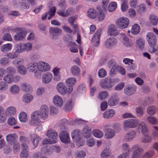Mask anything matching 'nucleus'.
I'll return each mask as SVG.
<instances>
[{"label": "nucleus", "mask_w": 158, "mask_h": 158, "mask_svg": "<svg viewBox=\"0 0 158 158\" xmlns=\"http://www.w3.org/2000/svg\"><path fill=\"white\" fill-rule=\"evenodd\" d=\"M117 29L115 25L110 24L108 27V34L110 36H116L118 34Z\"/></svg>", "instance_id": "nucleus-13"}, {"label": "nucleus", "mask_w": 158, "mask_h": 158, "mask_svg": "<svg viewBox=\"0 0 158 158\" xmlns=\"http://www.w3.org/2000/svg\"><path fill=\"white\" fill-rule=\"evenodd\" d=\"M40 112V114L41 118L45 119L47 118L48 115V108L46 105L42 106L39 110Z\"/></svg>", "instance_id": "nucleus-7"}, {"label": "nucleus", "mask_w": 158, "mask_h": 158, "mask_svg": "<svg viewBox=\"0 0 158 158\" xmlns=\"http://www.w3.org/2000/svg\"><path fill=\"white\" fill-rule=\"evenodd\" d=\"M16 112V110L14 106H11L8 107L6 110L5 112L6 115L11 116L15 114Z\"/></svg>", "instance_id": "nucleus-24"}, {"label": "nucleus", "mask_w": 158, "mask_h": 158, "mask_svg": "<svg viewBox=\"0 0 158 158\" xmlns=\"http://www.w3.org/2000/svg\"><path fill=\"white\" fill-rule=\"evenodd\" d=\"M38 70L41 71H47L50 69L49 65L44 62H41L38 64Z\"/></svg>", "instance_id": "nucleus-14"}, {"label": "nucleus", "mask_w": 158, "mask_h": 158, "mask_svg": "<svg viewBox=\"0 0 158 158\" xmlns=\"http://www.w3.org/2000/svg\"><path fill=\"white\" fill-rule=\"evenodd\" d=\"M70 70L72 74L74 76H79L81 72L80 69L79 67L76 65L72 66Z\"/></svg>", "instance_id": "nucleus-29"}, {"label": "nucleus", "mask_w": 158, "mask_h": 158, "mask_svg": "<svg viewBox=\"0 0 158 158\" xmlns=\"http://www.w3.org/2000/svg\"><path fill=\"white\" fill-rule=\"evenodd\" d=\"M82 134L83 136L85 138L90 137L91 134V128L88 126L85 127L83 130Z\"/></svg>", "instance_id": "nucleus-23"}, {"label": "nucleus", "mask_w": 158, "mask_h": 158, "mask_svg": "<svg viewBox=\"0 0 158 158\" xmlns=\"http://www.w3.org/2000/svg\"><path fill=\"white\" fill-rule=\"evenodd\" d=\"M117 40L114 37H110L105 42V45L107 47H109L117 43Z\"/></svg>", "instance_id": "nucleus-26"}, {"label": "nucleus", "mask_w": 158, "mask_h": 158, "mask_svg": "<svg viewBox=\"0 0 158 158\" xmlns=\"http://www.w3.org/2000/svg\"><path fill=\"white\" fill-rule=\"evenodd\" d=\"M138 121L136 119L126 120L124 122L123 127L124 128H134L136 127L138 125Z\"/></svg>", "instance_id": "nucleus-5"}, {"label": "nucleus", "mask_w": 158, "mask_h": 158, "mask_svg": "<svg viewBox=\"0 0 158 158\" xmlns=\"http://www.w3.org/2000/svg\"><path fill=\"white\" fill-rule=\"evenodd\" d=\"M122 149L125 152V153H129L130 148L129 145L127 143H124L122 146Z\"/></svg>", "instance_id": "nucleus-61"}, {"label": "nucleus", "mask_w": 158, "mask_h": 158, "mask_svg": "<svg viewBox=\"0 0 158 158\" xmlns=\"http://www.w3.org/2000/svg\"><path fill=\"white\" fill-rule=\"evenodd\" d=\"M110 151L108 149L104 150L101 153V157L102 158H106L110 156Z\"/></svg>", "instance_id": "nucleus-44"}, {"label": "nucleus", "mask_w": 158, "mask_h": 158, "mask_svg": "<svg viewBox=\"0 0 158 158\" xmlns=\"http://www.w3.org/2000/svg\"><path fill=\"white\" fill-rule=\"evenodd\" d=\"M146 8L144 4H140L137 8V10L139 13L143 12Z\"/></svg>", "instance_id": "nucleus-62"}, {"label": "nucleus", "mask_w": 158, "mask_h": 158, "mask_svg": "<svg viewBox=\"0 0 158 158\" xmlns=\"http://www.w3.org/2000/svg\"><path fill=\"white\" fill-rule=\"evenodd\" d=\"M33 99L32 95L29 94H24L23 97V101L25 103H28L31 102Z\"/></svg>", "instance_id": "nucleus-30"}, {"label": "nucleus", "mask_w": 158, "mask_h": 158, "mask_svg": "<svg viewBox=\"0 0 158 158\" xmlns=\"http://www.w3.org/2000/svg\"><path fill=\"white\" fill-rule=\"evenodd\" d=\"M27 68L31 72H36L39 70L38 64L36 63H30L28 64Z\"/></svg>", "instance_id": "nucleus-25"}, {"label": "nucleus", "mask_w": 158, "mask_h": 158, "mask_svg": "<svg viewBox=\"0 0 158 158\" xmlns=\"http://www.w3.org/2000/svg\"><path fill=\"white\" fill-rule=\"evenodd\" d=\"M46 135L49 138H56L58 137V135L56 131L52 129H50L47 132Z\"/></svg>", "instance_id": "nucleus-27"}, {"label": "nucleus", "mask_w": 158, "mask_h": 158, "mask_svg": "<svg viewBox=\"0 0 158 158\" xmlns=\"http://www.w3.org/2000/svg\"><path fill=\"white\" fill-rule=\"evenodd\" d=\"M56 88L58 92L63 95L66 94H69L72 92L71 88L67 87L63 82H61L58 83Z\"/></svg>", "instance_id": "nucleus-2"}, {"label": "nucleus", "mask_w": 158, "mask_h": 158, "mask_svg": "<svg viewBox=\"0 0 158 158\" xmlns=\"http://www.w3.org/2000/svg\"><path fill=\"white\" fill-rule=\"evenodd\" d=\"M21 90L25 92H28L31 90L30 85L26 83H23L21 86Z\"/></svg>", "instance_id": "nucleus-45"}, {"label": "nucleus", "mask_w": 158, "mask_h": 158, "mask_svg": "<svg viewBox=\"0 0 158 158\" xmlns=\"http://www.w3.org/2000/svg\"><path fill=\"white\" fill-rule=\"evenodd\" d=\"M101 32V29L98 30L92 38V42L95 46H98L99 44Z\"/></svg>", "instance_id": "nucleus-12"}, {"label": "nucleus", "mask_w": 158, "mask_h": 158, "mask_svg": "<svg viewBox=\"0 0 158 158\" xmlns=\"http://www.w3.org/2000/svg\"><path fill=\"white\" fill-rule=\"evenodd\" d=\"M149 19L152 25L155 26L157 24L158 19L156 16L154 15H150Z\"/></svg>", "instance_id": "nucleus-37"}, {"label": "nucleus", "mask_w": 158, "mask_h": 158, "mask_svg": "<svg viewBox=\"0 0 158 158\" xmlns=\"http://www.w3.org/2000/svg\"><path fill=\"white\" fill-rule=\"evenodd\" d=\"M49 31L50 34L52 36L53 39L54 37L61 35L62 33V30L57 27H51Z\"/></svg>", "instance_id": "nucleus-10"}, {"label": "nucleus", "mask_w": 158, "mask_h": 158, "mask_svg": "<svg viewBox=\"0 0 158 158\" xmlns=\"http://www.w3.org/2000/svg\"><path fill=\"white\" fill-rule=\"evenodd\" d=\"M141 129V132L143 134H146L147 132V129L145 124L144 123H142V124L139 125V127Z\"/></svg>", "instance_id": "nucleus-56"}, {"label": "nucleus", "mask_w": 158, "mask_h": 158, "mask_svg": "<svg viewBox=\"0 0 158 158\" xmlns=\"http://www.w3.org/2000/svg\"><path fill=\"white\" fill-rule=\"evenodd\" d=\"M23 63L24 60L23 59H21L17 62L18 65L17 68V70L19 73L22 75H24L27 73V69L23 64Z\"/></svg>", "instance_id": "nucleus-8"}, {"label": "nucleus", "mask_w": 158, "mask_h": 158, "mask_svg": "<svg viewBox=\"0 0 158 158\" xmlns=\"http://www.w3.org/2000/svg\"><path fill=\"white\" fill-rule=\"evenodd\" d=\"M81 135V131L78 129H76L73 131L72 133L73 138H78Z\"/></svg>", "instance_id": "nucleus-49"}, {"label": "nucleus", "mask_w": 158, "mask_h": 158, "mask_svg": "<svg viewBox=\"0 0 158 158\" xmlns=\"http://www.w3.org/2000/svg\"><path fill=\"white\" fill-rule=\"evenodd\" d=\"M73 9L72 8H69L67 9L65 11L61 10H59L57 11V13L59 15L61 16L66 17L73 13Z\"/></svg>", "instance_id": "nucleus-18"}, {"label": "nucleus", "mask_w": 158, "mask_h": 158, "mask_svg": "<svg viewBox=\"0 0 158 158\" xmlns=\"http://www.w3.org/2000/svg\"><path fill=\"white\" fill-rule=\"evenodd\" d=\"M41 118L40 112L39 110H37L33 112L31 115V119L34 123V122L36 123L40 122V119Z\"/></svg>", "instance_id": "nucleus-16"}, {"label": "nucleus", "mask_w": 158, "mask_h": 158, "mask_svg": "<svg viewBox=\"0 0 158 158\" xmlns=\"http://www.w3.org/2000/svg\"><path fill=\"white\" fill-rule=\"evenodd\" d=\"M52 78V75L50 73H47L44 74L42 77V80L44 83H48L51 81Z\"/></svg>", "instance_id": "nucleus-21"}, {"label": "nucleus", "mask_w": 158, "mask_h": 158, "mask_svg": "<svg viewBox=\"0 0 158 158\" xmlns=\"http://www.w3.org/2000/svg\"><path fill=\"white\" fill-rule=\"evenodd\" d=\"M26 34V32L20 29L17 31V34L14 36V39L15 40L18 41L24 38Z\"/></svg>", "instance_id": "nucleus-15"}, {"label": "nucleus", "mask_w": 158, "mask_h": 158, "mask_svg": "<svg viewBox=\"0 0 158 158\" xmlns=\"http://www.w3.org/2000/svg\"><path fill=\"white\" fill-rule=\"evenodd\" d=\"M7 141L9 144L13 145V150L14 152H19L20 151V147L19 143L15 141L16 139H6Z\"/></svg>", "instance_id": "nucleus-11"}, {"label": "nucleus", "mask_w": 158, "mask_h": 158, "mask_svg": "<svg viewBox=\"0 0 158 158\" xmlns=\"http://www.w3.org/2000/svg\"><path fill=\"white\" fill-rule=\"evenodd\" d=\"M123 62L125 64H128L131 66L132 69H134L135 68V64L133 63L134 60L128 58H125L124 59Z\"/></svg>", "instance_id": "nucleus-35"}, {"label": "nucleus", "mask_w": 158, "mask_h": 158, "mask_svg": "<svg viewBox=\"0 0 158 158\" xmlns=\"http://www.w3.org/2000/svg\"><path fill=\"white\" fill-rule=\"evenodd\" d=\"M14 75L11 74H8L5 76L3 80L8 83H11L14 81Z\"/></svg>", "instance_id": "nucleus-33"}, {"label": "nucleus", "mask_w": 158, "mask_h": 158, "mask_svg": "<svg viewBox=\"0 0 158 158\" xmlns=\"http://www.w3.org/2000/svg\"><path fill=\"white\" fill-rule=\"evenodd\" d=\"M19 139L20 141L23 143L21 144L22 150L20 152V156L21 158H27L29 155L27 150L28 147L27 144L23 142L25 141V140L27 139Z\"/></svg>", "instance_id": "nucleus-4"}, {"label": "nucleus", "mask_w": 158, "mask_h": 158, "mask_svg": "<svg viewBox=\"0 0 158 158\" xmlns=\"http://www.w3.org/2000/svg\"><path fill=\"white\" fill-rule=\"evenodd\" d=\"M135 132L134 131L131 130L127 133L126 137L128 138H133L135 137Z\"/></svg>", "instance_id": "nucleus-60"}, {"label": "nucleus", "mask_w": 158, "mask_h": 158, "mask_svg": "<svg viewBox=\"0 0 158 158\" xmlns=\"http://www.w3.org/2000/svg\"><path fill=\"white\" fill-rule=\"evenodd\" d=\"M12 46L11 44H7L2 45L1 47V50L3 52H7L11 50Z\"/></svg>", "instance_id": "nucleus-43"}, {"label": "nucleus", "mask_w": 158, "mask_h": 158, "mask_svg": "<svg viewBox=\"0 0 158 158\" xmlns=\"http://www.w3.org/2000/svg\"><path fill=\"white\" fill-rule=\"evenodd\" d=\"M148 121L152 124H155L157 123V119L154 117L152 116H148L147 118Z\"/></svg>", "instance_id": "nucleus-55"}, {"label": "nucleus", "mask_w": 158, "mask_h": 158, "mask_svg": "<svg viewBox=\"0 0 158 158\" xmlns=\"http://www.w3.org/2000/svg\"><path fill=\"white\" fill-rule=\"evenodd\" d=\"M129 20L125 17L120 18L116 21V25L119 28L123 29L127 28L129 24Z\"/></svg>", "instance_id": "nucleus-3"}, {"label": "nucleus", "mask_w": 158, "mask_h": 158, "mask_svg": "<svg viewBox=\"0 0 158 158\" xmlns=\"http://www.w3.org/2000/svg\"><path fill=\"white\" fill-rule=\"evenodd\" d=\"M123 43L125 46L128 47H131L133 45L132 41L129 40L126 35H124L123 37Z\"/></svg>", "instance_id": "nucleus-28"}, {"label": "nucleus", "mask_w": 158, "mask_h": 158, "mask_svg": "<svg viewBox=\"0 0 158 158\" xmlns=\"http://www.w3.org/2000/svg\"><path fill=\"white\" fill-rule=\"evenodd\" d=\"M156 108L154 106H149L147 109L148 113L150 115L154 114L156 112Z\"/></svg>", "instance_id": "nucleus-50"}, {"label": "nucleus", "mask_w": 158, "mask_h": 158, "mask_svg": "<svg viewBox=\"0 0 158 158\" xmlns=\"http://www.w3.org/2000/svg\"><path fill=\"white\" fill-rule=\"evenodd\" d=\"M115 135L114 131L110 129H108L106 131L105 135L107 138H111Z\"/></svg>", "instance_id": "nucleus-40"}, {"label": "nucleus", "mask_w": 158, "mask_h": 158, "mask_svg": "<svg viewBox=\"0 0 158 158\" xmlns=\"http://www.w3.org/2000/svg\"><path fill=\"white\" fill-rule=\"evenodd\" d=\"M53 102L55 105L58 107H61L63 103V100L62 98L57 95L54 96Z\"/></svg>", "instance_id": "nucleus-17"}, {"label": "nucleus", "mask_w": 158, "mask_h": 158, "mask_svg": "<svg viewBox=\"0 0 158 158\" xmlns=\"http://www.w3.org/2000/svg\"><path fill=\"white\" fill-rule=\"evenodd\" d=\"M59 137L60 138H69V134L65 131H63L60 132Z\"/></svg>", "instance_id": "nucleus-52"}, {"label": "nucleus", "mask_w": 158, "mask_h": 158, "mask_svg": "<svg viewBox=\"0 0 158 158\" xmlns=\"http://www.w3.org/2000/svg\"><path fill=\"white\" fill-rule=\"evenodd\" d=\"M8 124L9 125H14L17 124L16 120L14 117H10L8 120Z\"/></svg>", "instance_id": "nucleus-57"}, {"label": "nucleus", "mask_w": 158, "mask_h": 158, "mask_svg": "<svg viewBox=\"0 0 158 158\" xmlns=\"http://www.w3.org/2000/svg\"><path fill=\"white\" fill-rule=\"evenodd\" d=\"M69 45L71 47L70 48V51L71 52L73 53H76L78 52L77 47V44L75 42L70 44Z\"/></svg>", "instance_id": "nucleus-48"}, {"label": "nucleus", "mask_w": 158, "mask_h": 158, "mask_svg": "<svg viewBox=\"0 0 158 158\" xmlns=\"http://www.w3.org/2000/svg\"><path fill=\"white\" fill-rule=\"evenodd\" d=\"M109 96V94L106 91H102L99 93L98 95V98L102 100L107 98Z\"/></svg>", "instance_id": "nucleus-34"}, {"label": "nucleus", "mask_w": 158, "mask_h": 158, "mask_svg": "<svg viewBox=\"0 0 158 158\" xmlns=\"http://www.w3.org/2000/svg\"><path fill=\"white\" fill-rule=\"evenodd\" d=\"M97 16L98 19L99 21H101L104 19L105 15L103 11L100 7L97 8Z\"/></svg>", "instance_id": "nucleus-22"}, {"label": "nucleus", "mask_w": 158, "mask_h": 158, "mask_svg": "<svg viewBox=\"0 0 158 158\" xmlns=\"http://www.w3.org/2000/svg\"><path fill=\"white\" fill-rule=\"evenodd\" d=\"M19 119L20 121L25 122L27 121L28 117L26 113L24 112L20 113L19 116Z\"/></svg>", "instance_id": "nucleus-38"}, {"label": "nucleus", "mask_w": 158, "mask_h": 158, "mask_svg": "<svg viewBox=\"0 0 158 158\" xmlns=\"http://www.w3.org/2000/svg\"><path fill=\"white\" fill-rule=\"evenodd\" d=\"M115 114V112L113 109L106 110L103 114V117L105 118H109L113 117Z\"/></svg>", "instance_id": "nucleus-20"}, {"label": "nucleus", "mask_w": 158, "mask_h": 158, "mask_svg": "<svg viewBox=\"0 0 158 158\" xmlns=\"http://www.w3.org/2000/svg\"><path fill=\"white\" fill-rule=\"evenodd\" d=\"M136 43L141 49L143 48L144 47V42L141 39L137 40Z\"/></svg>", "instance_id": "nucleus-59"}, {"label": "nucleus", "mask_w": 158, "mask_h": 158, "mask_svg": "<svg viewBox=\"0 0 158 158\" xmlns=\"http://www.w3.org/2000/svg\"><path fill=\"white\" fill-rule=\"evenodd\" d=\"M10 91L12 94L18 93L19 91V87L17 85H13L10 87Z\"/></svg>", "instance_id": "nucleus-46"}, {"label": "nucleus", "mask_w": 158, "mask_h": 158, "mask_svg": "<svg viewBox=\"0 0 158 158\" xmlns=\"http://www.w3.org/2000/svg\"><path fill=\"white\" fill-rule=\"evenodd\" d=\"M118 99L116 96L112 97L108 101V104L110 106H114L118 103Z\"/></svg>", "instance_id": "nucleus-32"}, {"label": "nucleus", "mask_w": 158, "mask_h": 158, "mask_svg": "<svg viewBox=\"0 0 158 158\" xmlns=\"http://www.w3.org/2000/svg\"><path fill=\"white\" fill-rule=\"evenodd\" d=\"M116 7V3L115 2H112L109 4L108 10L110 12H112L115 10Z\"/></svg>", "instance_id": "nucleus-51"}, {"label": "nucleus", "mask_w": 158, "mask_h": 158, "mask_svg": "<svg viewBox=\"0 0 158 158\" xmlns=\"http://www.w3.org/2000/svg\"><path fill=\"white\" fill-rule=\"evenodd\" d=\"M83 139H77L76 144L78 147H80L83 146L85 143V141L83 140Z\"/></svg>", "instance_id": "nucleus-64"}, {"label": "nucleus", "mask_w": 158, "mask_h": 158, "mask_svg": "<svg viewBox=\"0 0 158 158\" xmlns=\"http://www.w3.org/2000/svg\"><path fill=\"white\" fill-rule=\"evenodd\" d=\"M146 39L151 47L148 49L151 53H154L158 50V45H157V39L156 36L152 32H148L146 35Z\"/></svg>", "instance_id": "nucleus-1"}, {"label": "nucleus", "mask_w": 158, "mask_h": 158, "mask_svg": "<svg viewBox=\"0 0 158 158\" xmlns=\"http://www.w3.org/2000/svg\"><path fill=\"white\" fill-rule=\"evenodd\" d=\"M100 86L104 89H109L112 87L113 82L111 79L105 78L102 80L100 83Z\"/></svg>", "instance_id": "nucleus-6"}, {"label": "nucleus", "mask_w": 158, "mask_h": 158, "mask_svg": "<svg viewBox=\"0 0 158 158\" xmlns=\"http://www.w3.org/2000/svg\"><path fill=\"white\" fill-rule=\"evenodd\" d=\"M54 139H44L42 142L43 144H48L54 143H56V141L54 140Z\"/></svg>", "instance_id": "nucleus-53"}, {"label": "nucleus", "mask_w": 158, "mask_h": 158, "mask_svg": "<svg viewBox=\"0 0 158 158\" xmlns=\"http://www.w3.org/2000/svg\"><path fill=\"white\" fill-rule=\"evenodd\" d=\"M56 11V8L55 6H53L49 9V11L47 12L48 13V15H50L48 17L49 20L55 15Z\"/></svg>", "instance_id": "nucleus-39"}, {"label": "nucleus", "mask_w": 158, "mask_h": 158, "mask_svg": "<svg viewBox=\"0 0 158 158\" xmlns=\"http://www.w3.org/2000/svg\"><path fill=\"white\" fill-rule=\"evenodd\" d=\"M140 31L139 26L138 24H135L132 26L131 32L133 34L136 35L139 33Z\"/></svg>", "instance_id": "nucleus-31"}, {"label": "nucleus", "mask_w": 158, "mask_h": 158, "mask_svg": "<svg viewBox=\"0 0 158 158\" xmlns=\"http://www.w3.org/2000/svg\"><path fill=\"white\" fill-rule=\"evenodd\" d=\"M76 82V79L74 77H70L67 79L65 81L67 85L69 88H71V91L73 90V86Z\"/></svg>", "instance_id": "nucleus-19"}, {"label": "nucleus", "mask_w": 158, "mask_h": 158, "mask_svg": "<svg viewBox=\"0 0 158 158\" xmlns=\"http://www.w3.org/2000/svg\"><path fill=\"white\" fill-rule=\"evenodd\" d=\"M75 154L77 158H84L86 156L85 151L81 150H77L75 152Z\"/></svg>", "instance_id": "nucleus-42"}, {"label": "nucleus", "mask_w": 158, "mask_h": 158, "mask_svg": "<svg viewBox=\"0 0 158 158\" xmlns=\"http://www.w3.org/2000/svg\"><path fill=\"white\" fill-rule=\"evenodd\" d=\"M87 15L89 17L92 19H94L96 17V12L94 8H90L87 12Z\"/></svg>", "instance_id": "nucleus-41"}, {"label": "nucleus", "mask_w": 158, "mask_h": 158, "mask_svg": "<svg viewBox=\"0 0 158 158\" xmlns=\"http://www.w3.org/2000/svg\"><path fill=\"white\" fill-rule=\"evenodd\" d=\"M93 133L96 137L98 138H101L103 135L102 133L100 130L97 129L93 130Z\"/></svg>", "instance_id": "nucleus-47"}, {"label": "nucleus", "mask_w": 158, "mask_h": 158, "mask_svg": "<svg viewBox=\"0 0 158 158\" xmlns=\"http://www.w3.org/2000/svg\"><path fill=\"white\" fill-rule=\"evenodd\" d=\"M131 149L135 150V151L133 153L132 158H139L142 152L143 151V149L139 148V146L138 145H134L132 147Z\"/></svg>", "instance_id": "nucleus-9"}, {"label": "nucleus", "mask_w": 158, "mask_h": 158, "mask_svg": "<svg viewBox=\"0 0 158 158\" xmlns=\"http://www.w3.org/2000/svg\"><path fill=\"white\" fill-rule=\"evenodd\" d=\"M64 108L68 110H71L72 108V101H69L67 102L65 105Z\"/></svg>", "instance_id": "nucleus-63"}, {"label": "nucleus", "mask_w": 158, "mask_h": 158, "mask_svg": "<svg viewBox=\"0 0 158 158\" xmlns=\"http://www.w3.org/2000/svg\"><path fill=\"white\" fill-rule=\"evenodd\" d=\"M2 39L5 41H11L12 39L9 33L5 34L2 37Z\"/></svg>", "instance_id": "nucleus-58"}, {"label": "nucleus", "mask_w": 158, "mask_h": 158, "mask_svg": "<svg viewBox=\"0 0 158 158\" xmlns=\"http://www.w3.org/2000/svg\"><path fill=\"white\" fill-rule=\"evenodd\" d=\"M98 74L100 77L102 78L106 75L107 73L105 69L102 68L99 70Z\"/></svg>", "instance_id": "nucleus-54"}, {"label": "nucleus", "mask_w": 158, "mask_h": 158, "mask_svg": "<svg viewBox=\"0 0 158 158\" xmlns=\"http://www.w3.org/2000/svg\"><path fill=\"white\" fill-rule=\"evenodd\" d=\"M135 91V89L132 87L128 86L124 89L125 94L128 95H130L133 94Z\"/></svg>", "instance_id": "nucleus-36"}]
</instances>
